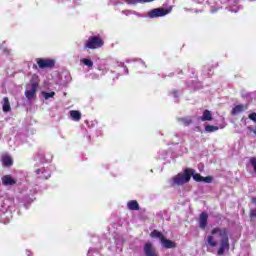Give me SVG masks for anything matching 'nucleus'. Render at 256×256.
I'll return each mask as SVG.
<instances>
[{
	"mask_svg": "<svg viewBox=\"0 0 256 256\" xmlns=\"http://www.w3.org/2000/svg\"><path fill=\"white\" fill-rule=\"evenodd\" d=\"M212 236L220 237V248H218L217 255L223 256L226 251L230 250V240L228 239L227 229L215 228L212 230Z\"/></svg>",
	"mask_w": 256,
	"mask_h": 256,
	"instance_id": "obj_1",
	"label": "nucleus"
},
{
	"mask_svg": "<svg viewBox=\"0 0 256 256\" xmlns=\"http://www.w3.org/2000/svg\"><path fill=\"white\" fill-rule=\"evenodd\" d=\"M39 83H41V79L39 75L33 74L29 80V83L26 84L25 88V97L28 101H33L37 97V91L39 90Z\"/></svg>",
	"mask_w": 256,
	"mask_h": 256,
	"instance_id": "obj_2",
	"label": "nucleus"
},
{
	"mask_svg": "<svg viewBox=\"0 0 256 256\" xmlns=\"http://www.w3.org/2000/svg\"><path fill=\"white\" fill-rule=\"evenodd\" d=\"M173 11V7L169 6L168 8H154L147 12L146 17L148 19H157L158 17H165V15H169Z\"/></svg>",
	"mask_w": 256,
	"mask_h": 256,
	"instance_id": "obj_3",
	"label": "nucleus"
},
{
	"mask_svg": "<svg viewBox=\"0 0 256 256\" xmlns=\"http://www.w3.org/2000/svg\"><path fill=\"white\" fill-rule=\"evenodd\" d=\"M193 173V169H186L183 173H179L172 178L173 185H185L189 183V174Z\"/></svg>",
	"mask_w": 256,
	"mask_h": 256,
	"instance_id": "obj_4",
	"label": "nucleus"
},
{
	"mask_svg": "<svg viewBox=\"0 0 256 256\" xmlns=\"http://www.w3.org/2000/svg\"><path fill=\"white\" fill-rule=\"evenodd\" d=\"M86 49H99L103 47V40L100 37L92 36L85 43Z\"/></svg>",
	"mask_w": 256,
	"mask_h": 256,
	"instance_id": "obj_5",
	"label": "nucleus"
},
{
	"mask_svg": "<svg viewBox=\"0 0 256 256\" xmlns=\"http://www.w3.org/2000/svg\"><path fill=\"white\" fill-rule=\"evenodd\" d=\"M36 62L39 69H51L55 67V60L51 58H37Z\"/></svg>",
	"mask_w": 256,
	"mask_h": 256,
	"instance_id": "obj_6",
	"label": "nucleus"
},
{
	"mask_svg": "<svg viewBox=\"0 0 256 256\" xmlns=\"http://www.w3.org/2000/svg\"><path fill=\"white\" fill-rule=\"evenodd\" d=\"M35 173L39 179H49L51 177V170L45 167L36 169Z\"/></svg>",
	"mask_w": 256,
	"mask_h": 256,
	"instance_id": "obj_7",
	"label": "nucleus"
},
{
	"mask_svg": "<svg viewBox=\"0 0 256 256\" xmlns=\"http://www.w3.org/2000/svg\"><path fill=\"white\" fill-rule=\"evenodd\" d=\"M143 253L145 256H158L156 252V248L153 247V244L148 242L143 246Z\"/></svg>",
	"mask_w": 256,
	"mask_h": 256,
	"instance_id": "obj_8",
	"label": "nucleus"
},
{
	"mask_svg": "<svg viewBox=\"0 0 256 256\" xmlns=\"http://www.w3.org/2000/svg\"><path fill=\"white\" fill-rule=\"evenodd\" d=\"M160 243H161L162 248H165V249L177 248V243H175L172 240H168L167 238L160 239Z\"/></svg>",
	"mask_w": 256,
	"mask_h": 256,
	"instance_id": "obj_9",
	"label": "nucleus"
},
{
	"mask_svg": "<svg viewBox=\"0 0 256 256\" xmlns=\"http://www.w3.org/2000/svg\"><path fill=\"white\" fill-rule=\"evenodd\" d=\"M17 183V180L15 178H12L11 175H5L2 177V184L6 187H9L11 185H15Z\"/></svg>",
	"mask_w": 256,
	"mask_h": 256,
	"instance_id": "obj_10",
	"label": "nucleus"
},
{
	"mask_svg": "<svg viewBox=\"0 0 256 256\" xmlns=\"http://www.w3.org/2000/svg\"><path fill=\"white\" fill-rule=\"evenodd\" d=\"M1 159L4 167H11L13 165V158L8 153L3 154Z\"/></svg>",
	"mask_w": 256,
	"mask_h": 256,
	"instance_id": "obj_11",
	"label": "nucleus"
},
{
	"mask_svg": "<svg viewBox=\"0 0 256 256\" xmlns=\"http://www.w3.org/2000/svg\"><path fill=\"white\" fill-rule=\"evenodd\" d=\"M127 209L129 211H139V202L137 200H130L127 202Z\"/></svg>",
	"mask_w": 256,
	"mask_h": 256,
	"instance_id": "obj_12",
	"label": "nucleus"
},
{
	"mask_svg": "<svg viewBox=\"0 0 256 256\" xmlns=\"http://www.w3.org/2000/svg\"><path fill=\"white\" fill-rule=\"evenodd\" d=\"M243 111H247V105L239 104L232 109L231 113L232 115H239V113H243Z\"/></svg>",
	"mask_w": 256,
	"mask_h": 256,
	"instance_id": "obj_13",
	"label": "nucleus"
},
{
	"mask_svg": "<svg viewBox=\"0 0 256 256\" xmlns=\"http://www.w3.org/2000/svg\"><path fill=\"white\" fill-rule=\"evenodd\" d=\"M80 65L87 67L88 69H93V60L91 58H82L80 59Z\"/></svg>",
	"mask_w": 256,
	"mask_h": 256,
	"instance_id": "obj_14",
	"label": "nucleus"
},
{
	"mask_svg": "<svg viewBox=\"0 0 256 256\" xmlns=\"http://www.w3.org/2000/svg\"><path fill=\"white\" fill-rule=\"evenodd\" d=\"M2 109L4 113H9L11 111V104L9 103V98L4 97L2 101Z\"/></svg>",
	"mask_w": 256,
	"mask_h": 256,
	"instance_id": "obj_15",
	"label": "nucleus"
},
{
	"mask_svg": "<svg viewBox=\"0 0 256 256\" xmlns=\"http://www.w3.org/2000/svg\"><path fill=\"white\" fill-rule=\"evenodd\" d=\"M201 121H213V114L209 110H205L201 116Z\"/></svg>",
	"mask_w": 256,
	"mask_h": 256,
	"instance_id": "obj_16",
	"label": "nucleus"
},
{
	"mask_svg": "<svg viewBox=\"0 0 256 256\" xmlns=\"http://www.w3.org/2000/svg\"><path fill=\"white\" fill-rule=\"evenodd\" d=\"M70 117L72 121H81V112L77 110H71Z\"/></svg>",
	"mask_w": 256,
	"mask_h": 256,
	"instance_id": "obj_17",
	"label": "nucleus"
},
{
	"mask_svg": "<svg viewBox=\"0 0 256 256\" xmlns=\"http://www.w3.org/2000/svg\"><path fill=\"white\" fill-rule=\"evenodd\" d=\"M208 219H209V214H207V212H202L199 216V225H207Z\"/></svg>",
	"mask_w": 256,
	"mask_h": 256,
	"instance_id": "obj_18",
	"label": "nucleus"
},
{
	"mask_svg": "<svg viewBox=\"0 0 256 256\" xmlns=\"http://www.w3.org/2000/svg\"><path fill=\"white\" fill-rule=\"evenodd\" d=\"M150 237L156 238L159 240L166 239V237L163 234H161V232H159L157 230H153V232L150 233Z\"/></svg>",
	"mask_w": 256,
	"mask_h": 256,
	"instance_id": "obj_19",
	"label": "nucleus"
},
{
	"mask_svg": "<svg viewBox=\"0 0 256 256\" xmlns=\"http://www.w3.org/2000/svg\"><path fill=\"white\" fill-rule=\"evenodd\" d=\"M191 177H193L194 181H198V182L203 181V176L195 173V170H193L192 173L191 172L189 173V180L191 179Z\"/></svg>",
	"mask_w": 256,
	"mask_h": 256,
	"instance_id": "obj_20",
	"label": "nucleus"
},
{
	"mask_svg": "<svg viewBox=\"0 0 256 256\" xmlns=\"http://www.w3.org/2000/svg\"><path fill=\"white\" fill-rule=\"evenodd\" d=\"M153 0H126L128 5H137V3H151Z\"/></svg>",
	"mask_w": 256,
	"mask_h": 256,
	"instance_id": "obj_21",
	"label": "nucleus"
},
{
	"mask_svg": "<svg viewBox=\"0 0 256 256\" xmlns=\"http://www.w3.org/2000/svg\"><path fill=\"white\" fill-rule=\"evenodd\" d=\"M41 95L47 101V100L53 99V97H55V92H45V91H42Z\"/></svg>",
	"mask_w": 256,
	"mask_h": 256,
	"instance_id": "obj_22",
	"label": "nucleus"
},
{
	"mask_svg": "<svg viewBox=\"0 0 256 256\" xmlns=\"http://www.w3.org/2000/svg\"><path fill=\"white\" fill-rule=\"evenodd\" d=\"M205 131H206V133H215V131H219V127L213 126V125H206Z\"/></svg>",
	"mask_w": 256,
	"mask_h": 256,
	"instance_id": "obj_23",
	"label": "nucleus"
},
{
	"mask_svg": "<svg viewBox=\"0 0 256 256\" xmlns=\"http://www.w3.org/2000/svg\"><path fill=\"white\" fill-rule=\"evenodd\" d=\"M207 242H208L209 246L212 247V248H215V247L217 246V242H216V240L213 238L212 235H209V236H208Z\"/></svg>",
	"mask_w": 256,
	"mask_h": 256,
	"instance_id": "obj_24",
	"label": "nucleus"
},
{
	"mask_svg": "<svg viewBox=\"0 0 256 256\" xmlns=\"http://www.w3.org/2000/svg\"><path fill=\"white\" fill-rule=\"evenodd\" d=\"M241 9V7L237 4H234L232 6H229L228 11H230L231 13H239V10Z\"/></svg>",
	"mask_w": 256,
	"mask_h": 256,
	"instance_id": "obj_25",
	"label": "nucleus"
},
{
	"mask_svg": "<svg viewBox=\"0 0 256 256\" xmlns=\"http://www.w3.org/2000/svg\"><path fill=\"white\" fill-rule=\"evenodd\" d=\"M98 71H101L102 75H105V73H108L109 67L107 65H100L98 66Z\"/></svg>",
	"mask_w": 256,
	"mask_h": 256,
	"instance_id": "obj_26",
	"label": "nucleus"
},
{
	"mask_svg": "<svg viewBox=\"0 0 256 256\" xmlns=\"http://www.w3.org/2000/svg\"><path fill=\"white\" fill-rule=\"evenodd\" d=\"M179 121L182 123V125H185V127L191 125V119L189 118H180Z\"/></svg>",
	"mask_w": 256,
	"mask_h": 256,
	"instance_id": "obj_27",
	"label": "nucleus"
},
{
	"mask_svg": "<svg viewBox=\"0 0 256 256\" xmlns=\"http://www.w3.org/2000/svg\"><path fill=\"white\" fill-rule=\"evenodd\" d=\"M86 78H90V79H92L93 81H95L96 79H99V75L96 74V73H91V74H87V75H86Z\"/></svg>",
	"mask_w": 256,
	"mask_h": 256,
	"instance_id": "obj_28",
	"label": "nucleus"
},
{
	"mask_svg": "<svg viewBox=\"0 0 256 256\" xmlns=\"http://www.w3.org/2000/svg\"><path fill=\"white\" fill-rule=\"evenodd\" d=\"M203 73H204V75H207L208 77H211V69H209V67L205 66L203 68Z\"/></svg>",
	"mask_w": 256,
	"mask_h": 256,
	"instance_id": "obj_29",
	"label": "nucleus"
},
{
	"mask_svg": "<svg viewBox=\"0 0 256 256\" xmlns=\"http://www.w3.org/2000/svg\"><path fill=\"white\" fill-rule=\"evenodd\" d=\"M250 164L254 169V172L256 173V158L252 157L250 158Z\"/></svg>",
	"mask_w": 256,
	"mask_h": 256,
	"instance_id": "obj_30",
	"label": "nucleus"
},
{
	"mask_svg": "<svg viewBox=\"0 0 256 256\" xmlns=\"http://www.w3.org/2000/svg\"><path fill=\"white\" fill-rule=\"evenodd\" d=\"M202 181L204 183H212L213 182V177H211V176L203 177Z\"/></svg>",
	"mask_w": 256,
	"mask_h": 256,
	"instance_id": "obj_31",
	"label": "nucleus"
},
{
	"mask_svg": "<svg viewBox=\"0 0 256 256\" xmlns=\"http://www.w3.org/2000/svg\"><path fill=\"white\" fill-rule=\"evenodd\" d=\"M248 117H249V119H250L251 121H253L254 123H256V113H255V112L249 114Z\"/></svg>",
	"mask_w": 256,
	"mask_h": 256,
	"instance_id": "obj_32",
	"label": "nucleus"
},
{
	"mask_svg": "<svg viewBox=\"0 0 256 256\" xmlns=\"http://www.w3.org/2000/svg\"><path fill=\"white\" fill-rule=\"evenodd\" d=\"M121 13L122 15H126V17H128V15H133V11L131 10H123Z\"/></svg>",
	"mask_w": 256,
	"mask_h": 256,
	"instance_id": "obj_33",
	"label": "nucleus"
},
{
	"mask_svg": "<svg viewBox=\"0 0 256 256\" xmlns=\"http://www.w3.org/2000/svg\"><path fill=\"white\" fill-rule=\"evenodd\" d=\"M250 217H251V219H255V217H256V208L250 210Z\"/></svg>",
	"mask_w": 256,
	"mask_h": 256,
	"instance_id": "obj_34",
	"label": "nucleus"
},
{
	"mask_svg": "<svg viewBox=\"0 0 256 256\" xmlns=\"http://www.w3.org/2000/svg\"><path fill=\"white\" fill-rule=\"evenodd\" d=\"M172 96L174 97V99H177V97H179V92L177 90H174L172 92Z\"/></svg>",
	"mask_w": 256,
	"mask_h": 256,
	"instance_id": "obj_35",
	"label": "nucleus"
},
{
	"mask_svg": "<svg viewBox=\"0 0 256 256\" xmlns=\"http://www.w3.org/2000/svg\"><path fill=\"white\" fill-rule=\"evenodd\" d=\"M19 139H25V135H21V134L17 135L16 141H19Z\"/></svg>",
	"mask_w": 256,
	"mask_h": 256,
	"instance_id": "obj_36",
	"label": "nucleus"
},
{
	"mask_svg": "<svg viewBox=\"0 0 256 256\" xmlns=\"http://www.w3.org/2000/svg\"><path fill=\"white\" fill-rule=\"evenodd\" d=\"M124 73H125L126 75H129V69L127 68V66H124Z\"/></svg>",
	"mask_w": 256,
	"mask_h": 256,
	"instance_id": "obj_37",
	"label": "nucleus"
},
{
	"mask_svg": "<svg viewBox=\"0 0 256 256\" xmlns=\"http://www.w3.org/2000/svg\"><path fill=\"white\" fill-rule=\"evenodd\" d=\"M251 203H253V205L256 206V197H253V198L251 199Z\"/></svg>",
	"mask_w": 256,
	"mask_h": 256,
	"instance_id": "obj_38",
	"label": "nucleus"
},
{
	"mask_svg": "<svg viewBox=\"0 0 256 256\" xmlns=\"http://www.w3.org/2000/svg\"><path fill=\"white\" fill-rule=\"evenodd\" d=\"M157 217H160V219H163V212H159V213L157 214Z\"/></svg>",
	"mask_w": 256,
	"mask_h": 256,
	"instance_id": "obj_39",
	"label": "nucleus"
},
{
	"mask_svg": "<svg viewBox=\"0 0 256 256\" xmlns=\"http://www.w3.org/2000/svg\"><path fill=\"white\" fill-rule=\"evenodd\" d=\"M4 53H5L6 55H9L10 50H9V49H7V48H5V49H4Z\"/></svg>",
	"mask_w": 256,
	"mask_h": 256,
	"instance_id": "obj_40",
	"label": "nucleus"
},
{
	"mask_svg": "<svg viewBox=\"0 0 256 256\" xmlns=\"http://www.w3.org/2000/svg\"><path fill=\"white\" fill-rule=\"evenodd\" d=\"M140 63H141V65H143V67H147V65H145V62H143L142 60H140Z\"/></svg>",
	"mask_w": 256,
	"mask_h": 256,
	"instance_id": "obj_41",
	"label": "nucleus"
},
{
	"mask_svg": "<svg viewBox=\"0 0 256 256\" xmlns=\"http://www.w3.org/2000/svg\"><path fill=\"white\" fill-rule=\"evenodd\" d=\"M132 15H137V17H139L140 15H139V13H137V12H133L132 11Z\"/></svg>",
	"mask_w": 256,
	"mask_h": 256,
	"instance_id": "obj_42",
	"label": "nucleus"
},
{
	"mask_svg": "<svg viewBox=\"0 0 256 256\" xmlns=\"http://www.w3.org/2000/svg\"><path fill=\"white\" fill-rule=\"evenodd\" d=\"M199 227H201V229H205V227H207V226L201 225V226H199Z\"/></svg>",
	"mask_w": 256,
	"mask_h": 256,
	"instance_id": "obj_43",
	"label": "nucleus"
},
{
	"mask_svg": "<svg viewBox=\"0 0 256 256\" xmlns=\"http://www.w3.org/2000/svg\"><path fill=\"white\" fill-rule=\"evenodd\" d=\"M60 3H64L65 0H58Z\"/></svg>",
	"mask_w": 256,
	"mask_h": 256,
	"instance_id": "obj_44",
	"label": "nucleus"
},
{
	"mask_svg": "<svg viewBox=\"0 0 256 256\" xmlns=\"http://www.w3.org/2000/svg\"><path fill=\"white\" fill-rule=\"evenodd\" d=\"M242 97H247V94H243V93H242Z\"/></svg>",
	"mask_w": 256,
	"mask_h": 256,
	"instance_id": "obj_45",
	"label": "nucleus"
},
{
	"mask_svg": "<svg viewBox=\"0 0 256 256\" xmlns=\"http://www.w3.org/2000/svg\"><path fill=\"white\" fill-rule=\"evenodd\" d=\"M126 63H131V61L130 60H126Z\"/></svg>",
	"mask_w": 256,
	"mask_h": 256,
	"instance_id": "obj_46",
	"label": "nucleus"
},
{
	"mask_svg": "<svg viewBox=\"0 0 256 256\" xmlns=\"http://www.w3.org/2000/svg\"><path fill=\"white\" fill-rule=\"evenodd\" d=\"M212 13H215V10H212Z\"/></svg>",
	"mask_w": 256,
	"mask_h": 256,
	"instance_id": "obj_47",
	"label": "nucleus"
}]
</instances>
